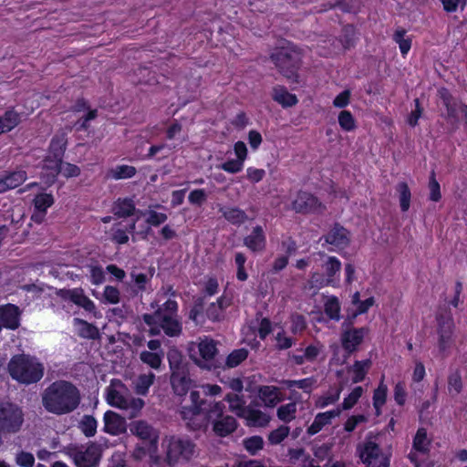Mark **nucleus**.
I'll use <instances>...</instances> for the list:
<instances>
[{
	"mask_svg": "<svg viewBox=\"0 0 467 467\" xmlns=\"http://www.w3.org/2000/svg\"><path fill=\"white\" fill-rule=\"evenodd\" d=\"M370 366V359L356 360L350 368V370L353 372L352 382H362L365 379Z\"/></svg>",
	"mask_w": 467,
	"mask_h": 467,
	"instance_id": "79ce46f5",
	"label": "nucleus"
},
{
	"mask_svg": "<svg viewBox=\"0 0 467 467\" xmlns=\"http://www.w3.org/2000/svg\"><path fill=\"white\" fill-rule=\"evenodd\" d=\"M320 240H324L326 244L333 245L338 250H343L349 246L351 234L339 223H335L328 233L324 234Z\"/></svg>",
	"mask_w": 467,
	"mask_h": 467,
	"instance_id": "dca6fc26",
	"label": "nucleus"
},
{
	"mask_svg": "<svg viewBox=\"0 0 467 467\" xmlns=\"http://www.w3.org/2000/svg\"><path fill=\"white\" fill-rule=\"evenodd\" d=\"M244 245L253 253L262 252L266 246V236L261 225L253 227L252 232L244 238Z\"/></svg>",
	"mask_w": 467,
	"mask_h": 467,
	"instance_id": "5701e85b",
	"label": "nucleus"
},
{
	"mask_svg": "<svg viewBox=\"0 0 467 467\" xmlns=\"http://www.w3.org/2000/svg\"><path fill=\"white\" fill-rule=\"evenodd\" d=\"M341 306L339 299L336 296H329L324 304V312L326 316L334 321H339Z\"/></svg>",
	"mask_w": 467,
	"mask_h": 467,
	"instance_id": "a19ab883",
	"label": "nucleus"
},
{
	"mask_svg": "<svg viewBox=\"0 0 467 467\" xmlns=\"http://www.w3.org/2000/svg\"><path fill=\"white\" fill-rule=\"evenodd\" d=\"M273 99L283 108H290L298 103V99L295 94L288 92L284 86H276L273 88Z\"/></svg>",
	"mask_w": 467,
	"mask_h": 467,
	"instance_id": "2f4dec72",
	"label": "nucleus"
},
{
	"mask_svg": "<svg viewBox=\"0 0 467 467\" xmlns=\"http://www.w3.org/2000/svg\"><path fill=\"white\" fill-rule=\"evenodd\" d=\"M211 424L213 425V432L219 437L228 436L235 431L238 426L235 418L229 415L224 416L223 411L222 412V416L213 417Z\"/></svg>",
	"mask_w": 467,
	"mask_h": 467,
	"instance_id": "b1692460",
	"label": "nucleus"
},
{
	"mask_svg": "<svg viewBox=\"0 0 467 467\" xmlns=\"http://www.w3.org/2000/svg\"><path fill=\"white\" fill-rule=\"evenodd\" d=\"M24 423L21 407L10 401L0 402V430L5 434L18 432Z\"/></svg>",
	"mask_w": 467,
	"mask_h": 467,
	"instance_id": "1a4fd4ad",
	"label": "nucleus"
},
{
	"mask_svg": "<svg viewBox=\"0 0 467 467\" xmlns=\"http://www.w3.org/2000/svg\"><path fill=\"white\" fill-rule=\"evenodd\" d=\"M249 424L255 427L266 426L270 421V417L260 410L248 408L244 416Z\"/></svg>",
	"mask_w": 467,
	"mask_h": 467,
	"instance_id": "58836bf2",
	"label": "nucleus"
},
{
	"mask_svg": "<svg viewBox=\"0 0 467 467\" xmlns=\"http://www.w3.org/2000/svg\"><path fill=\"white\" fill-rule=\"evenodd\" d=\"M21 311L16 305L7 303L0 306V323L3 327L16 330L20 327Z\"/></svg>",
	"mask_w": 467,
	"mask_h": 467,
	"instance_id": "6ab92c4d",
	"label": "nucleus"
},
{
	"mask_svg": "<svg viewBox=\"0 0 467 467\" xmlns=\"http://www.w3.org/2000/svg\"><path fill=\"white\" fill-rule=\"evenodd\" d=\"M171 385L177 396H185L194 386V381L190 378L189 369H187L171 373Z\"/></svg>",
	"mask_w": 467,
	"mask_h": 467,
	"instance_id": "412c9836",
	"label": "nucleus"
},
{
	"mask_svg": "<svg viewBox=\"0 0 467 467\" xmlns=\"http://www.w3.org/2000/svg\"><path fill=\"white\" fill-rule=\"evenodd\" d=\"M219 213L232 225L240 226L249 220L246 213L237 206H221Z\"/></svg>",
	"mask_w": 467,
	"mask_h": 467,
	"instance_id": "cd10ccee",
	"label": "nucleus"
},
{
	"mask_svg": "<svg viewBox=\"0 0 467 467\" xmlns=\"http://www.w3.org/2000/svg\"><path fill=\"white\" fill-rule=\"evenodd\" d=\"M57 295L64 301L73 303L74 305L83 308L85 311L93 314L96 317H98V314H99L95 303L85 295V292L81 287L59 289L57 292Z\"/></svg>",
	"mask_w": 467,
	"mask_h": 467,
	"instance_id": "ddd939ff",
	"label": "nucleus"
},
{
	"mask_svg": "<svg viewBox=\"0 0 467 467\" xmlns=\"http://www.w3.org/2000/svg\"><path fill=\"white\" fill-rule=\"evenodd\" d=\"M292 209L296 213L309 214L319 213L324 206L320 200L308 192L299 191L292 202Z\"/></svg>",
	"mask_w": 467,
	"mask_h": 467,
	"instance_id": "2eb2a0df",
	"label": "nucleus"
},
{
	"mask_svg": "<svg viewBox=\"0 0 467 467\" xmlns=\"http://www.w3.org/2000/svg\"><path fill=\"white\" fill-rule=\"evenodd\" d=\"M463 384L460 370L457 368L448 376V389L453 390L455 394H460L462 390Z\"/></svg>",
	"mask_w": 467,
	"mask_h": 467,
	"instance_id": "0e129e2a",
	"label": "nucleus"
},
{
	"mask_svg": "<svg viewBox=\"0 0 467 467\" xmlns=\"http://www.w3.org/2000/svg\"><path fill=\"white\" fill-rule=\"evenodd\" d=\"M290 331L294 335L301 334L306 329V319L302 314L293 313L290 316Z\"/></svg>",
	"mask_w": 467,
	"mask_h": 467,
	"instance_id": "bf43d9fd",
	"label": "nucleus"
},
{
	"mask_svg": "<svg viewBox=\"0 0 467 467\" xmlns=\"http://www.w3.org/2000/svg\"><path fill=\"white\" fill-rule=\"evenodd\" d=\"M73 325L77 328L78 336L81 338L95 340L100 337L99 328L87 320L75 317L73 319Z\"/></svg>",
	"mask_w": 467,
	"mask_h": 467,
	"instance_id": "c756f323",
	"label": "nucleus"
},
{
	"mask_svg": "<svg viewBox=\"0 0 467 467\" xmlns=\"http://www.w3.org/2000/svg\"><path fill=\"white\" fill-rule=\"evenodd\" d=\"M171 374L173 372H181L189 369L187 364L184 363L181 352L177 349H170L167 354Z\"/></svg>",
	"mask_w": 467,
	"mask_h": 467,
	"instance_id": "37998d69",
	"label": "nucleus"
},
{
	"mask_svg": "<svg viewBox=\"0 0 467 467\" xmlns=\"http://www.w3.org/2000/svg\"><path fill=\"white\" fill-rule=\"evenodd\" d=\"M102 457V451L95 442H90L84 451H78L74 455L78 467H98Z\"/></svg>",
	"mask_w": 467,
	"mask_h": 467,
	"instance_id": "f3484780",
	"label": "nucleus"
},
{
	"mask_svg": "<svg viewBox=\"0 0 467 467\" xmlns=\"http://www.w3.org/2000/svg\"><path fill=\"white\" fill-rule=\"evenodd\" d=\"M399 193L400 206L402 212H407L410 206L411 192L406 182H400L396 186Z\"/></svg>",
	"mask_w": 467,
	"mask_h": 467,
	"instance_id": "49530a36",
	"label": "nucleus"
},
{
	"mask_svg": "<svg viewBox=\"0 0 467 467\" xmlns=\"http://www.w3.org/2000/svg\"><path fill=\"white\" fill-rule=\"evenodd\" d=\"M0 178L5 192H6L22 185L27 179V173L24 169L18 168L14 171H5L4 175Z\"/></svg>",
	"mask_w": 467,
	"mask_h": 467,
	"instance_id": "a878e982",
	"label": "nucleus"
},
{
	"mask_svg": "<svg viewBox=\"0 0 467 467\" xmlns=\"http://www.w3.org/2000/svg\"><path fill=\"white\" fill-rule=\"evenodd\" d=\"M108 403L119 409H128L130 401L117 389H109L107 395Z\"/></svg>",
	"mask_w": 467,
	"mask_h": 467,
	"instance_id": "8fccbe9b",
	"label": "nucleus"
},
{
	"mask_svg": "<svg viewBox=\"0 0 467 467\" xmlns=\"http://www.w3.org/2000/svg\"><path fill=\"white\" fill-rule=\"evenodd\" d=\"M356 27L353 25L348 24L342 27L339 42L345 50L353 47L357 40Z\"/></svg>",
	"mask_w": 467,
	"mask_h": 467,
	"instance_id": "c03bdc74",
	"label": "nucleus"
},
{
	"mask_svg": "<svg viewBox=\"0 0 467 467\" xmlns=\"http://www.w3.org/2000/svg\"><path fill=\"white\" fill-rule=\"evenodd\" d=\"M442 104L446 109L445 119L451 125V131H455L458 129L459 117H458V106L453 101L452 96L446 89L441 94Z\"/></svg>",
	"mask_w": 467,
	"mask_h": 467,
	"instance_id": "bb28decb",
	"label": "nucleus"
},
{
	"mask_svg": "<svg viewBox=\"0 0 467 467\" xmlns=\"http://www.w3.org/2000/svg\"><path fill=\"white\" fill-rule=\"evenodd\" d=\"M21 120V114L16 110L15 107L8 108L0 116V135L13 130L20 124Z\"/></svg>",
	"mask_w": 467,
	"mask_h": 467,
	"instance_id": "7c9ffc66",
	"label": "nucleus"
},
{
	"mask_svg": "<svg viewBox=\"0 0 467 467\" xmlns=\"http://www.w3.org/2000/svg\"><path fill=\"white\" fill-rule=\"evenodd\" d=\"M80 392L70 381L56 380L42 393V405L52 414L61 416L74 411L80 403Z\"/></svg>",
	"mask_w": 467,
	"mask_h": 467,
	"instance_id": "f257e3e1",
	"label": "nucleus"
},
{
	"mask_svg": "<svg viewBox=\"0 0 467 467\" xmlns=\"http://www.w3.org/2000/svg\"><path fill=\"white\" fill-rule=\"evenodd\" d=\"M140 359L142 363L148 365L153 369H159L161 365L162 357L161 354L143 350L140 354Z\"/></svg>",
	"mask_w": 467,
	"mask_h": 467,
	"instance_id": "5fc2aeb1",
	"label": "nucleus"
},
{
	"mask_svg": "<svg viewBox=\"0 0 467 467\" xmlns=\"http://www.w3.org/2000/svg\"><path fill=\"white\" fill-rule=\"evenodd\" d=\"M137 173V169L134 166L121 164L117 165L108 171L107 177L118 180L130 179Z\"/></svg>",
	"mask_w": 467,
	"mask_h": 467,
	"instance_id": "c9c22d12",
	"label": "nucleus"
},
{
	"mask_svg": "<svg viewBox=\"0 0 467 467\" xmlns=\"http://www.w3.org/2000/svg\"><path fill=\"white\" fill-rule=\"evenodd\" d=\"M340 413L341 410L338 408L317 413L311 425L307 428L306 433L309 436L318 433L325 426L330 424L333 419L338 417Z\"/></svg>",
	"mask_w": 467,
	"mask_h": 467,
	"instance_id": "393cba45",
	"label": "nucleus"
},
{
	"mask_svg": "<svg viewBox=\"0 0 467 467\" xmlns=\"http://www.w3.org/2000/svg\"><path fill=\"white\" fill-rule=\"evenodd\" d=\"M388 397V387L384 383V376L378 386L373 391L372 403L375 410V414L379 416L382 412V407L386 404Z\"/></svg>",
	"mask_w": 467,
	"mask_h": 467,
	"instance_id": "473e14b6",
	"label": "nucleus"
},
{
	"mask_svg": "<svg viewBox=\"0 0 467 467\" xmlns=\"http://www.w3.org/2000/svg\"><path fill=\"white\" fill-rule=\"evenodd\" d=\"M161 446L163 462L169 467L186 464L197 454L196 443L186 435H166Z\"/></svg>",
	"mask_w": 467,
	"mask_h": 467,
	"instance_id": "f03ea898",
	"label": "nucleus"
},
{
	"mask_svg": "<svg viewBox=\"0 0 467 467\" xmlns=\"http://www.w3.org/2000/svg\"><path fill=\"white\" fill-rule=\"evenodd\" d=\"M270 59L282 76L292 82H298V70L302 63L300 48L287 42L285 46L275 47Z\"/></svg>",
	"mask_w": 467,
	"mask_h": 467,
	"instance_id": "39448f33",
	"label": "nucleus"
},
{
	"mask_svg": "<svg viewBox=\"0 0 467 467\" xmlns=\"http://www.w3.org/2000/svg\"><path fill=\"white\" fill-rule=\"evenodd\" d=\"M98 117V109H89L85 115L79 118L74 124L77 131H86L90 127L89 121L95 119Z\"/></svg>",
	"mask_w": 467,
	"mask_h": 467,
	"instance_id": "680f3d73",
	"label": "nucleus"
},
{
	"mask_svg": "<svg viewBox=\"0 0 467 467\" xmlns=\"http://www.w3.org/2000/svg\"><path fill=\"white\" fill-rule=\"evenodd\" d=\"M437 323L436 332L438 335V348L443 353L448 350L453 341L455 323L450 307H440L435 315Z\"/></svg>",
	"mask_w": 467,
	"mask_h": 467,
	"instance_id": "6e6552de",
	"label": "nucleus"
},
{
	"mask_svg": "<svg viewBox=\"0 0 467 467\" xmlns=\"http://www.w3.org/2000/svg\"><path fill=\"white\" fill-rule=\"evenodd\" d=\"M105 272L101 265H89V280L91 284L99 285L105 282Z\"/></svg>",
	"mask_w": 467,
	"mask_h": 467,
	"instance_id": "338daca9",
	"label": "nucleus"
},
{
	"mask_svg": "<svg viewBox=\"0 0 467 467\" xmlns=\"http://www.w3.org/2000/svg\"><path fill=\"white\" fill-rule=\"evenodd\" d=\"M130 431L132 434L141 440L143 443H150V449H158L159 433L151 425L146 421H135L130 427Z\"/></svg>",
	"mask_w": 467,
	"mask_h": 467,
	"instance_id": "a211bd4d",
	"label": "nucleus"
},
{
	"mask_svg": "<svg viewBox=\"0 0 467 467\" xmlns=\"http://www.w3.org/2000/svg\"><path fill=\"white\" fill-rule=\"evenodd\" d=\"M248 354V350L244 348L233 350L226 358L225 366L230 368L239 366L247 358Z\"/></svg>",
	"mask_w": 467,
	"mask_h": 467,
	"instance_id": "603ef678",
	"label": "nucleus"
},
{
	"mask_svg": "<svg viewBox=\"0 0 467 467\" xmlns=\"http://www.w3.org/2000/svg\"><path fill=\"white\" fill-rule=\"evenodd\" d=\"M363 394V389L360 386L355 387L351 392L344 398L342 402V410H348L352 409L358 401Z\"/></svg>",
	"mask_w": 467,
	"mask_h": 467,
	"instance_id": "e2e57ef3",
	"label": "nucleus"
},
{
	"mask_svg": "<svg viewBox=\"0 0 467 467\" xmlns=\"http://www.w3.org/2000/svg\"><path fill=\"white\" fill-rule=\"evenodd\" d=\"M103 420V431L110 435H119L126 431L125 419L112 410H107L104 413Z\"/></svg>",
	"mask_w": 467,
	"mask_h": 467,
	"instance_id": "4be33fe9",
	"label": "nucleus"
},
{
	"mask_svg": "<svg viewBox=\"0 0 467 467\" xmlns=\"http://www.w3.org/2000/svg\"><path fill=\"white\" fill-rule=\"evenodd\" d=\"M224 400L229 403V409L238 417L243 418L249 407L245 406V400L236 393H228Z\"/></svg>",
	"mask_w": 467,
	"mask_h": 467,
	"instance_id": "e433bc0d",
	"label": "nucleus"
},
{
	"mask_svg": "<svg viewBox=\"0 0 467 467\" xmlns=\"http://www.w3.org/2000/svg\"><path fill=\"white\" fill-rule=\"evenodd\" d=\"M279 389L275 386H262L259 395L263 402L268 407H274L281 401Z\"/></svg>",
	"mask_w": 467,
	"mask_h": 467,
	"instance_id": "f704fd0d",
	"label": "nucleus"
},
{
	"mask_svg": "<svg viewBox=\"0 0 467 467\" xmlns=\"http://www.w3.org/2000/svg\"><path fill=\"white\" fill-rule=\"evenodd\" d=\"M155 375L152 372L140 374L135 382V392L140 396H146L149 393L150 386L154 383Z\"/></svg>",
	"mask_w": 467,
	"mask_h": 467,
	"instance_id": "a18cd8bd",
	"label": "nucleus"
},
{
	"mask_svg": "<svg viewBox=\"0 0 467 467\" xmlns=\"http://www.w3.org/2000/svg\"><path fill=\"white\" fill-rule=\"evenodd\" d=\"M407 31L404 28H398L395 30L392 39L399 45L400 54L405 57L410 52L412 45V39L410 36H406Z\"/></svg>",
	"mask_w": 467,
	"mask_h": 467,
	"instance_id": "ea45409f",
	"label": "nucleus"
},
{
	"mask_svg": "<svg viewBox=\"0 0 467 467\" xmlns=\"http://www.w3.org/2000/svg\"><path fill=\"white\" fill-rule=\"evenodd\" d=\"M296 402H289L285 405H281L276 411L277 418L285 423L292 421L296 418Z\"/></svg>",
	"mask_w": 467,
	"mask_h": 467,
	"instance_id": "864d4df0",
	"label": "nucleus"
},
{
	"mask_svg": "<svg viewBox=\"0 0 467 467\" xmlns=\"http://www.w3.org/2000/svg\"><path fill=\"white\" fill-rule=\"evenodd\" d=\"M70 130L60 129L51 138L47 153L51 157L63 159L67 148V135Z\"/></svg>",
	"mask_w": 467,
	"mask_h": 467,
	"instance_id": "aec40b11",
	"label": "nucleus"
},
{
	"mask_svg": "<svg viewBox=\"0 0 467 467\" xmlns=\"http://www.w3.org/2000/svg\"><path fill=\"white\" fill-rule=\"evenodd\" d=\"M338 124L345 131H352L356 129V120L349 110H342L338 114Z\"/></svg>",
	"mask_w": 467,
	"mask_h": 467,
	"instance_id": "052dcab7",
	"label": "nucleus"
},
{
	"mask_svg": "<svg viewBox=\"0 0 467 467\" xmlns=\"http://www.w3.org/2000/svg\"><path fill=\"white\" fill-rule=\"evenodd\" d=\"M119 226H121V223H118L114 224V226L112 227V234H111L110 240L114 244H119V245L126 244H128V242L130 240L129 234H127L126 230H124L123 228H121Z\"/></svg>",
	"mask_w": 467,
	"mask_h": 467,
	"instance_id": "69168bd1",
	"label": "nucleus"
},
{
	"mask_svg": "<svg viewBox=\"0 0 467 467\" xmlns=\"http://www.w3.org/2000/svg\"><path fill=\"white\" fill-rule=\"evenodd\" d=\"M98 422L91 415H84L79 423L82 433L88 437H93L97 432Z\"/></svg>",
	"mask_w": 467,
	"mask_h": 467,
	"instance_id": "6e6d98bb",
	"label": "nucleus"
},
{
	"mask_svg": "<svg viewBox=\"0 0 467 467\" xmlns=\"http://www.w3.org/2000/svg\"><path fill=\"white\" fill-rule=\"evenodd\" d=\"M178 303L173 299L166 300L151 314H143L142 320L148 326L159 325L164 334L170 337H179L182 333V324L178 318Z\"/></svg>",
	"mask_w": 467,
	"mask_h": 467,
	"instance_id": "20e7f679",
	"label": "nucleus"
},
{
	"mask_svg": "<svg viewBox=\"0 0 467 467\" xmlns=\"http://www.w3.org/2000/svg\"><path fill=\"white\" fill-rule=\"evenodd\" d=\"M54 204V197L51 193H39L34 199L35 210L41 213V216L45 217L47 210Z\"/></svg>",
	"mask_w": 467,
	"mask_h": 467,
	"instance_id": "de8ad7c7",
	"label": "nucleus"
},
{
	"mask_svg": "<svg viewBox=\"0 0 467 467\" xmlns=\"http://www.w3.org/2000/svg\"><path fill=\"white\" fill-rule=\"evenodd\" d=\"M102 296L105 303L115 305L120 300V292L116 286L106 285Z\"/></svg>",
	"mask_w": 467,
	"mask_h": 467,
	"instance_id": "774afa93",
	"label": "nucleus"
},
{
	"mask_svg": "<svg viewBox=\"0 0 467 467\" xmlns=\"http://www.w3.org/2000/svg\"><path fill=\"white\" fill-rule=\"evenodd\" d=\"M428 188L430 190L429 200L438 202L441 199V185L436 179V172L432 170L430 173Z\"/></svg>",
	"mask_w": 467,
	"mask_h": 467,
	"instance_id": "4d7b16f0",
	"label": "nucleus"
},
{
	"mask_svg": "<svg viewBox=\"0 0 467 467\" xmlns=\"http://www.w3.org/2000/svg\"><path fill=\"white\" fill-rule=\"evenodd\" d=\"M223 409L224 405L222 402H214L209 407L182 406L180 414L189 430L205 431L213 417L222 416Z\"/></svg>",
	"mask_w": 467,
	"mask_h": 467,
	"instance_id": "423d86ee",
	"label": "nucleus"
},
{
	"mask_svg": "<svg viewBox=\"0 0 467 467\" xmlns=\"http://www.w3.org/2000/svg\"><path fill=\"white\" fill-rule=\"evenodd\" d=\"M152 274L148 275L145 273H137L132 271L130 273V278L133 282V292L138 295L139 293L145 292L147 290V284L150 282Z\"/></svg>",
	"mask_w": 467,
	"mask_h": 467,
	"instance_id": "09e8293b",
	"label": "nucleus"
},
{
	"mask_svg": "<svg viewBox=\"0 0 467 467\" xmlns=\"http://www.w3.org/2000/svg\"><path fill=\"white\" fill-rule=\"evenodd\" d=\"M290 428L286 425H281L277 429L273 430L268 434V441L272 445L280 444L289 435Z\"/></svg>",
	"mask_w": 467,
	"mask_h": 467,
	"instance_id": "13d9d810",
	"label": "nucleus"
},
{
	"mask_svg": "<svg viewBox=\"0 0 467 467\" xmlns=\"http://www.w3.org/2000/svg\"><path fill=\"white\" fill-rule=\"evenodd\" d=\"M317 380L313 377L305 378L302 379H286L283 380V387L286 389L293 390L295 388L302 389L305 393L309 394Z\"/></svg>",
	"mask_w": 467,
	"mask_h": 467,
	"instance_id": "4c0bfd02",
	"label": "nucleus"
},
{
	"mask_svg": "<svg viewBox=\"0 0 467 467\" xmlns=\"http://www.w3.org/2000/svg\"><path fill=\"white\" fill-rule=\"evenodd\" d=\"M243 445L250 455H256L264 448V440L259 435H254L244 439Z\"/></svg>",
	"mask_w": 467,
	"mask_h": 467,
	"instance_id": "3c124183",
	"label": "nucleus"
},
{
	"mask_svg": "<svg viewBox=\"0 0 467 467\" xmlns=\"http://www.w3.org/2000/svg\"><path fill=\"white\" fill-rule=\"evenodd\" d=\"M7 372L12 379L28 386L42 379L45 367L36 357L21 353L11 357L7 363Z\"/></svg>",
	"mask_w": 467,
	"mask_h": 467,
	"instance_id": "7ed1b4c3",
	"label": "nucleus"
},
{
	"mask_svg": "<svg viewBox=\"0 0 467 467\" xmlns=\"http://www.w3.org/2000/svg\"><path fill=\"white\" fill-rule=\"evenodd\" d=\"M431 440L428 437L427 429L420 427L412 440V448L408 454V459L414 467H421L419 455L429 456L431 452Z\"/></svg>",
	"mask_w": 467,
	"mask_h": 467,
	"instance_id": "9d476101",
	"label": "nucleus"
},
{
	"mask_svg": "<svg viewBox=\"0 0 467 467\" xmlns=\"http://www.w3.org/2000/svg\"><path fill=\"white\" fill-rule=\"evenodd\" d=\"M368 333V328L367 327H350L342 331L340 342L347 358L358 351Z\"/></svg>",
	"mask_w": 467,
	"mask_h": 467,
	"instance_id": "4468645a",
	"label": "nucleus"
},
{
	"mask_svg": "<svg viewBox=\"0 0 467 467\" xmlns=\"http://www.w3.org/2000/svg\"><path fill=\"white\" fill-rule=\"evenodd\" d=\"M43 162V170L46 171L47 176L50 177V182H54L61 172L63 159L54 158L47 154Z\"/></svg>",
	"mask_w": 467,
	"mask_h": 467,
	"instance_id": "72a5a7b5",
	"label": "nucleus"
},
{
	"mask_svg": "<svg viewBox=\"0 0 467 467\" xmlns=\"http://www.w3.org/2000/svg\"><path fill=\"white\" fill-rule=\"evenodd\" d=\"M198 350L200 358H194L193 361L199 368L207 370H214L219 368L216 362L218 348L213 339L205 338L201 340L198 344Z\"/></svg>",
	"mask_w": 467,
	"mask_h": 467,
	"instance_id": "f8f14e48",
	"label": "nucleus"
},
{
	"mask_svg": "<svg viewBox=\"0 0 467 467\" xmlns=\"http://www.w3.org/2000/svg\"><path fill=\"white\" fill-rule=\"evenodd\" d=\"M319 255L326 258L321 265L323 273L314 272L310 276V286L321 289L327 286L337 287L340 283V272L342 264L336 256L327 255L325 253H319Z\"/></svg>",
	"mask_w": 467,
	"mask_h": 467,
	"instance_id": "0eeeda50",
	"label": "nucleus"
},
{
	"mask_svg": "<svg viewBox=\"0 0 467 467\" xmlns=\"http://www.w3.org/2000/svg\"><path fill=\"white\" fill-rule=\"evenodd\" d=\"M112 213L118 218H127L135 214L136 204L132 198H118L112 205Z\"/></svg>",
	"mask_w": 467,
	"mask_h": 467,
	"instance_id": "c85d7f7f",
	"label": "nucleus"
},
{
	"mask_svg": "<svg viewBox=\"0 0 467 467\" xmlns=\"http://www.w3.org/2000/svg\"><path fill=\"white\" fill-rule=\"evenodd\" d=\"M358 451L366 467H389V460L382 455L378 443L368 441L362 447L358 446Z\"/></svg>",
	"mask_w": 467,
	"mask_h": 467,
	"instance_id": "9b49d317",
	"label": "nucleus"
}]
</instances>
